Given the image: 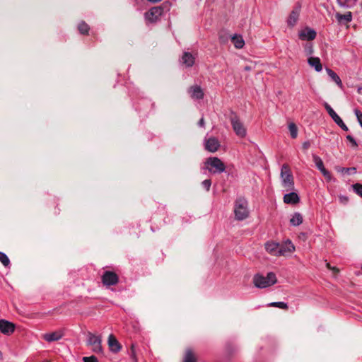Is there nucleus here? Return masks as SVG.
<instances>
[{
	"label": "nucleus",
	"instance_id": "0eeeda50",
	"mask_svg": "<svg viewBox=\"0 0 362 362\" xmlns=\"http://www.w3.org/2000/svg\"><path fill=\"white\" fill-rule=\"evenodd\" d=\"M101 281L104 286L108 287L116 285L119 281V277L114 272L105 271L101 276Z\"/></svg>",
	"mask_w": 362,
	"mask_h": 362
},
{
	"label": "nucleus",
	"instance_id": "bb28decb",
	"mask_svg": "<svg viewBox=\"0 0 362 362\" xmlns=\"http://www.w3.org/2000/svg\"><path fill=\"white\" fill-rule=\"evenodd\" d=\"M339 5L344 8H352L357 2V0H337Z\"/></svg>",
	"mask_w": 362,
	"mask_h": 362
},
{
	"label": "nucleus",
	"instance_id": "b1692460",
	"mask_svg": "<svg viewBox=\"0 0 362 362\" xmlns=\"http://www.w3.org/2000/svg\"><path fill=\"white\" fill-rule=\"evenodd\" d=\"M303 223V216L299 212H295L290 219V223L293 226H298Z\"/></svg>",
	"mask_w": 362,
	"mask_h": 362
},
{
	"label": "nucleus",
	"instance_id": "aec40b11",
	"mask_svg": "<svg viewBox=\"0 0 362 362\" xmlns=\"http://www.w3.org/2000/svg\"><path fill=\"white\" fill-rule=\"evenodd\" d=\"M189 93L191 97L194 99H202L204 98V93L200 86H195L189 88Z\"/></svg>",
	"mask_w": 362,
	"mask_h": 362
},
{
	"label": "nucleus",
	"instance_id": "7c9ffc66",
	"mask_svg": "<svg viewBox=\"0 0 362 362\" xmlns=\"http://www.w3.org/2000/svg\"><path fill=\"white\" fill-rule=\"evenodd\" d=\"M0 262L6 267L10 265V260L8 256L2 252H0Z\"/></svg>",
	"mask_w": 362,
	"mask_h": 362
},
{
	"label": "nucleus",
	"instance_id": "c9c22d12",
	"mask_svg": "<svg viewBox=\"0 0 362 362\" xmlns=\"http://www.w3.org/2000/svg\"><path fill=\"white\" fill-rule=\"evenodd\" d=\"M346 139L351 144V146L353 148H357L358 147V144H357V142L356 141V140L354 139V138L352 136L347 135L346 136Z\"/></svg>",
	"mask_w": 362,
	"mask_h": 362
},
{
	"label": "nucleus",
	"instance_id": "49530a36",
	"mask_svg": "<svg viewBox=\"0 0 362 362\" xmlns=\"http://www.w3.org/2000/svg\"><path fill=\"white\" fill-rule=\"evenodd\" d=\"M245 70H250V68L248 66H246Z\"/></svg>",
	"mask_w": 362,
	"mask_h": 362
},
{
	"label": "nucleus",
	"instance_id": "58836bf2",
	"mask_svg": "<svg viewBox=\"0 0 362 362\" xmlns=\"http://www.w3.org/2000/svg\"><path fill=\"white\" fill-rule=\"evenodd\" d=\"M131 362H137V358L136 357V354L134 350V346H132V351H131Z\"/></svg>",
	"mask_w": 362,
	"mask_h": 362
},
{
	"label": "nucleus",
	"instance_id": "2f4dec72",
	"mask_svg": "<svg viewBox=\"0 0 362 362\" xmlns=\"http://www.w3.org/2000/svg\"><path fill=\"white\" fill-rule=\"evenodd\" d=\"M269 305L272 306V307L279 308H281V309H284V310L288 308L287 303H286L284 302H281V301L271 303L269 304Z\"/></svg>",
	"mask_w": 362,
	"mask_h": 362
},
{
	"label": "nucleus",
	"instance_id": "37998d69",
	"mask_svg": "<svg viewBox=\"0 0 362 362\" xmlns=\"http://www.w3.org/2000/svg\"><path fill=\"white\" fill-rule=\"evenodd\" d=\"M310 146V143L309 141H304L302 144V147L303 149L307 150Z\"/></svg>",
	"mask_w": 362,
	"mask_h": 362
},
{
	"label": "nucleus",
	"instance_id": "79ce46f5",
	"mask_svg": "<svg viewBox=\"0 0 362 362\" xmlns=\"http://www.w3.org/2000/svg\"><path fill=\"white\" fill-rule=\"evenodd\" d=\"M305 52L308 55H311L313 53V48L312 45L305 47Z\"/></svg>",
	"mask_w": 362,
	"mask_h": 362
},
{
	"label": "nucleus",
	"instance_id": "7ed1b4c3",
	"mask_svg": "<svg viewBox=\"0 0 362 362\" xmlns=\"http://www.w3.org/2000/svg\"><path fill=\"white\" fill-rule=\"evenodd\" d=\"M234 214L235 219L243 221L249 216L247 202L244 198H238L235 202Z\"/></svg>",
	"mask_w": 362,
	"mask_h": 362
},
{
	"label": "nucleus",
	"instance_id": "f8f14e48",
	"mask_svg": "<svg viewBox=\"0 0 362 362\" xmlns=\"http://www.w3.org/2000/svg\"><path fill=\"white\" fill-rule=\"evenodd\" d=\"M107 343L110 350L113 353H118L122 349L118 340L112 334L108 337Z\"/></svg>",
	"mask_w": 362,
	"mask_h": 362
},
{
	"label": "nucleus",
	"instance_id": "2eb2a0df",
	"mask_svg": "<svg viewBox=\"0 0 362 362\" xmlns=\"http://www.w3.org/2000/svg\"><path fill=\"white\" fill-rule=\"evenodd\" d=\"M265 249L268 252L273 255L280 256V255L279 254V250H280L279 244L278 243L267 242L265 244Z\"/></svg>",
	"mask_w": 362,
	"mask_h": 362
},
{
	"label": "nucleus",
	"instance_id": "f03ea898",
	"mask_svg": "<svg viewBox=\"0 0 362 362\" xmlns=\"http://www.w3.org/2000/svg\"><path fill=\"white\" fill-rule=\"evenodd\" d=\"M281 185L286 192L294 189V180L292 173L287 164H284L281 169Z\"/></svg>",
	"mask_w": 362,
	"mask_h": 362
},
{
	"label": "nucleus",
	"instance_id": "ddd939ff",
	"mask_svg": "<svg viewBox=\"0 0 362 362\" xmlns=\"http://www.w3.org/2000/svg\"><path fill=\"white\" fill-rule=\"evenodd\" d=\"M279 254L280 256H284L288 253L293 252L295 250V246L291 240H287L284 245H279Z\"/></svg>",
	"mask_w": 362,
	"mask_h": 362
},
{
	"label": "nucleus",
	"instance_id": "4468645a",
	"mask_svg": "<svg viewBox=\"0 0 362 362\" xmlns=\"http://www.w3.org/2000/svg\"><path fill=\"white\" fill-rule=\"evenodd\" d=\"M284 196V202L288 204H296L300 202V197L296 192L289 191Z\"/></svg>",
	"mask_w": 362,
	"mask_h": 362
},
{
	"label": "nucleus",
	"instance_id": "c03bdc74",
	"mask_svg": "<svg viewBox=\"0 0 362 362\" xmlns=\"http://www.w3.org/2000/svg\"><path fill=\"white\" fill-rule=\"evenodd\" d=\"M198 125L200 127H204L205 126V122H204V117H202L199 122H198Z\"/></svg>",
	"mask_w": 362,
	"mask_h": 362
},
{
	"label": "nucleus",
	"instance_id": "a18cd8bd",
	"mask_svg": "<svg viewBox=\"0 0 362 362\" xmlns=\"http://www.w3.org/2000/svg\"><path fill=\"white\" fill-rule=\"evenodd\" d=\"M148 1L150 2L156 3V2L160 1L161 0H148Z\"/></svg>",
	"mask_w": 362,
	"mask_h": 362
},
{
	"label": "nucleus",
	"instance_id": "f704fd0d",
	"mask_svg": "<svg viewBox=\"0 0 362 362\" xmlns=\"http://www.w3.org/2000/svg\"><path fill=\"white\" fill-rule=\"evenodd\" d=\"M202 185L203 187L206 189V191H209L211 185V181L209 179L205 180L202 182Z\"/></svg>",
	"mask_w": 362,
	"mask_h": 362
},
{
	"label": "nucleus",
	"instance_id": "6ab92c4d",
	"mask_svg": "<svg viewBox=\"0 0 362 362\" xmlns=\"http://www.w3.org/2000/svg\"><path fill=\"white\" fill-rule=\"evenodd\" d=\"M335 16L339 23H347L352 21V13L350 11H347L344 14L337 13Z\"/></svg>",
	"mask_w": 362,
	"mask_h": 362
},
{
	"label": "nucleus",
	"instance_id": "a878e982",
	"mask_svg": "<svg viewBox=\"0 0 362 362\" xmlns=\"http://www.w3.org/2000/svg\"><path fill=\"white\" fill-rule=\"evenodd\" d=\"M182 362H197L196 356L191 349L186 350Z\"/></svg>",
	"mask_w": 362,
	"mask_h": 362
},
{
	"label": "nucleus",
	"instance_id": "4be33fe9",
	"mask_svg": "<svg viewBox=\"0 0 362 362\" xmlns=\"http://www.w3.org/2000/svg\"><path fill=\"white\" fill-rule=\"evenodd\" d=\"M63 337V334L61 332H54L51 333H47L44 335V339L47 341L51 342L54 341H58L61 339Z\"/></svg>",
	"mask_w": 362,
	"mask_h": 362
},
{
	"label": "nucleus",
	"instance_id": "9b49d317",
	"mask_svg": "<svg viewBox=\"0 0 362 362\" xmlns=\"http://www.w3.org/2000/svg\"><path fill=\"white\" fill-rule=\"evenodd\" d=\"M204 146L206 151L214 153L218 151L220 144L216 138L210 137L208 139H205Z\"/></svg>",
	"mask_w": 362,
	"mask_h": 362
},
{
	"label": "nucleus",
	"instance_id": "f257e3e1",
	"mask_svg": "<svg viewBox=\"0 0 362 362\" xmlns=\"http://www.w3.org/2000/svg\"><path fill=\"white\" fill-rule=\"evenodd\" d=\"M252 281L255 287L258 288H265L275 284L277 279L274 272H269L266 276L261 274H255Z\"/></svg>",
	"mask_w": 362,
	"mask_h": 362
},
{
	"label": "nucleus",
	"instance_id": "c756f323",
	"mask_svg": "<svg viewBox=\"0 0 362 362\" xmlns=\"http://www.w3.org/2000/svg\"><path fill=\"white\" fill-rule=\"evenodd\" d=\"M313 162L318 170L324 167V163L320 157L317 155H313Z\"/></svg>",
	"mask_w": 362,
	"mask_h": 362
},
{
	"label": "nucleus",
	"instance_id": "4c0bfd02",
	"mask_svg": "<svg viewBox=\"0 0 362 362\" xmlns=\"http://www.w3.org/2000/svg\"><path fill=\"white\" fill-rule=\"evenodd\" d=\"M83 362H98V358L94 356L83 357Z\"/></svg>",
	"mask_w": 362,
	"mask_h": 362
},
{
	"label": "nucleus",
	"instance_id": "f3484780",
	"mask_svg": "<svg viewBox=\"0 0 362 362\" xmlns=\"http://www.w3.org/2000/svg\"><path fill=\"white\" fill-rule=\"evenodd\" d=\"M181 62L187 67H191L194 64V57L191 53L185 52L182 54Z\"/></svg>",
	"mask_w": 362,
	"mask_h": 362
},
{
	"label": "nucleus",
	"instance_id": "5701e85b",
	"mask_svg": "<svg viewBox=\"0 0 362 362\" xmlns=\"http://www.w3.org/2000/svg\"><path fill=\"white\" fill-rule=\"evenodd\" d=\"M328 76L330 77V78L336 83V84L341 88L343 87V83L341 82V80L340 79L339 76L331 69L326 68L325 69Z\"/></svg>",
	"mask_w": 362,
	"mask_h": 362
},
{
	"label": "nucleus",
	"instance_id": "393cba45",
	"mask_svg": "<svg viewBox=\"0 0 362 362\" xmlns=\"http://www.w3.org/2000/svg\"><path fill=\"white\" fill-rule=\"evenodd\" d=\"M231 41L234 46L238 49H241L245 45V41L242 36L235 35L231 37Z\"/></svg>",
	"mask_w": 362,
	"mask_h": 362
},
{
	"label": "nucleus",
	"instance_id": "1a4fd4ad",
	"mask_svg": "<svg viewBox=\"0 0 362 362\" xmlns=\"http://www.w3.org/2000/svg\"><path fill=\"white\" fill-rule=\"evenodd\" d=\"M162 13L163 8L161 7H153L145 13V18L148 21L153 23L159 18V17L162 15Z\"/></svg>",
	"mask_w": 362,
	"mask_h": 362
},
{
	"label": "nucleus",
	"instance_id": "72a5a7b5",
	"mask_svg": "<svg viewBox=\"0 0 362 362\" xmlns=\"http://www.w3.org/2000/svg\"><path fill=\"white\" fill-rule=\"evenodd\" d=\"M354 113L355 115L356 116L358 122L359 123L360 126L362 128V113L358 109L354 110Z\"/></svg>",
	"mask_w": 362,
	"mask_h": 362
},
{
	"label": "nucleus",
	"instance_id": "423d86ee",
	"mask_svg": "<svg viewBox=\"0 0 362 362\" xmlns=\"http://www.w3.org/2000/svg\"><path fill=\"white\" fill-rule=\"evenodd\" d=\"M102 339L100 336H96L90 332L88 334L87 344L91 347L93 352L102 354L103 348L101 346Z\"/></svg>",
	"mask_w": 362,
	"mask_h": 362
},
{
	"label": "nucleus",
	"instance_id": "39448f33",
	"mask_svg": "<svg viewBox=\"0 0 362 362\" xmlns=\"http://www.w3.org/2000/svg\"><path fill=\"white\" fill-rule=\"evenodd\" d=\"M230 120L235 134L240 138H244L247 134V130L236 114L232 113Z\"/></svg>",
	"mask_w": 362,
	"mask_h": 362
},
{
	"label": "nucleus",
	"instance_id": "20e7f679",
	"mask_svg": "<svg viewBox=\"0 0 362 362\" xmlns=\"http://www.w3.org/2000/svg\"><path fill=\"white\" fill-rule=\"evenodd\" d=\"M206 169L213 174H220L226 170L223 162L217 157H209L204 162Z\"/></svg>",
	"mask_w": 362,
	"mask_h": 362
},
{
	"label": "nucleus",
	"instance_id": "e433bc0d",
	"mask_svg": "<svg viewBox=\"0 0 362 362\" xmlns=\"http://www.w3.org/2000/svg\"><path fill=\"white\" fill-rule=\"evenodd\" d=\"M319 170L322 173L325 177H326L328 180L331 179V175L329 172L325 168V166L322 168L320 169Z\"/></svg>",
	"mask_w": 362,
	"mask_h": 362
},
{
	"label": "nucleus",
	"instance_id": "412c9836",
	"mask_svg": "<svg viewBox=\"0 0 362 362\" xmlns=\"http://www.w3.org/2000/svg\"><path fill=\"white\" fill-rule=\"evenodd\" d=\"M299 17V10H293L287 20V24L289 27L293 28L297 23Z\"/></svg>",
	"mask_w": 362,
	"mask_h": 362
},
{
	"label": "nucleus",
	"instance_id": "a211bd4d",
	"mask_svg": "<svg viewBox=\"0 0 362 362\" xmlns=\"http://www.w3.org/2000/svg\"><path fill=\"white\" fill-rule=\"evenodd\" d=\"M308 63L310 66L313 67L317 72H320L322 70V65L319 57H310L308 59Z\"/></svg>",
	"mask_w": 362,
	"mask_h": 362
},
{
	"label": "nucleus",
	"instance_id": "cd10ccee",
	"mask_svg": "<svg viewBox=\"0 0 362 362\" xmlns=\"http://www.w3.org/2000/svg\"><path fill=\"white\" fill-rule=\"evenodd\" d=\"M78 29L80 33L85 35L88 34L90 28L87 23H86L84 21H81L78 25Z\"/></svg>",
	"mask_w": 362,
	"mask_h": 362
},
{
	"label": "nucleus",
	"instance_id": "dca6fc26",
	"mask_svg": "<svg viewBox=\"0 0 362 362\" xmlns=\"http://www.w3.org/2000/svg\"><path fill=\"white\" fill-rule=\"evenodd\" d=\"M299 37L301 40H312L316 37V32L313 29L308 28L300 32Z\"/></svg>",
	"mask_w": 362,
	"mask_h": 362
},
{
	"label": "nucleus",
	"instance_id": "473e14b6",
	"mask_svg": "<svg viewBox=\"0 0 362 362\" xmlns=\"http://www.w3.org/2000/svg\"><path fill=\"white\" fill-rule=\"evenodd\" d=\"M353 189L356 194L362 197V185L356 183L352 185Z\"/></svg>",
	"mask_w": 362,
	"mask_h": 362
},
{
	"label": "nucleus",
	"instance_id": "ea45409f",
	"mask_svg": "<svg viewBox=\"0 0 362 362\" xmlns=\"http://www.w3.org/2000/svg\"><path fill=\"white\" fill-rule=\"evenodd\" d=\"M341 172H346V173H349V172H352V173H356V168H341Z\"/></svg>",
	"mask_w": 362,
	"mask_h": 362
},
{
	"label": "nucleus",
	"instance_id": "a19ab883",
	"mask_svg": "<svg viewBox=\"0 0 362 362\" xmlns=\"http://www.w3.org/2000/svg\"><path fill=\"white\" fill-rule=\"evenodd\" d=\"M339 199L340 202L344 204H346L348 202V201H349L348 197L344 196V195H340L339 197Z\"/></svg>",
	"mask_w": 362,
	"mask_h": 362
},
{
	"label": "nucleus",
	"instance_id": "9d476101",
	"mask_svg": "<svg viewBox=\"0 0 362 362\" xmlns=\"http://www.w3.org/2000/svg\"><path fill=\"white\" fill-rule=\"evenodd\" d=\"M15 330V325L6 320H0V332L6 335L12 334Z\"/></svg>",
	"mask_w": 362,
	"mask_h": 362
},
{
	"label": "nucleus",
	"instance_id": "6e6552de",
	"mask_svg": "<svg viewBox=\"0 0 362 362\" xmlns=\"http://www.w3.org/2000/svg\"><path fill=\"white\" fill-rule=\"evenodd\" d=\"M324 106L327 111L330 117L334 121V122L339 126L344 131H349L348 127L344 124L341 117L336 113V112L332 108V107L327 103H325Z\"/></svg>",
	"mask_w": 362,
	"mask_h": 362
},
{
	"label": "nucleus",
	"instance_id": "c85d7f7f",
	"mask_svg": "<svg viewBox=\"0 0 362 362\" xmlns=\"http://www.w3.org/2000/svg\"><path fill=\"white\" fill-rule=\"evenodd\" d=\"M288 129L291 134V136L293 139H295L298 136V129L296 125L294 123H290L288 124Z\"/></svg>",
	"mask_w": 362,
	"mask_h": 362
}]
</instances>
